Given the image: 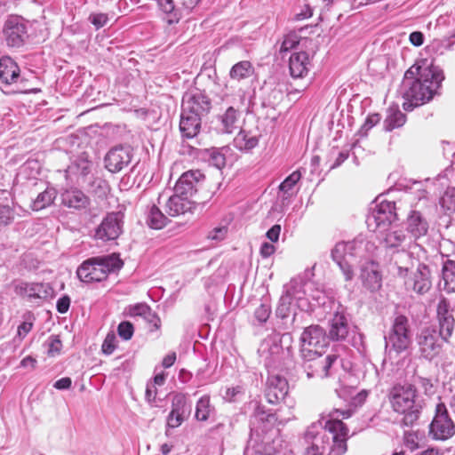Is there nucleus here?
Segmentation results:
<instances>
[{
	"instance_id": "obj_1",
	"label": "nucleus",
	"mask_w": 455,
	"mask_h": 455,
	"mask_svg": "<svg viewBox=\"0 0 455 455\" xmlns=\"http://www.w3.org/2000/svg\"><path fill=\"white\" fill-rule=\"evenodd\" d=\"M444 79L443 70L427 60L411 66L404 74L401 93L405 101L403 104L405 111L430 101L437 93Z\"/></svg>"
},
{
	"instance_id": "obj_2",
	"label": "nucleus",
	"mask_w": 455,
	"mask_h": 455,
	"mask_svg": "<svg viewBox=\"0 0 455 455\" xmlns=\"http://www.w3.org/2000/svg\"><path fill=\"white\" fill-rule=\"evenodd\" d=\"M411 261V253L405 251H398L394 259L396 275L404 280L406 291L423 296L432 288V270L428 265L419 263L416 270L409 275V264Z\"/></svg>"
},
{
	"instance_id": "obj_3",
	"label": "nucleus",
	"mask_w": 455,
	"mask_h": 455,
	"mask_svg": "<svg viewBox=\"0 0 455 455\" xmlns=\"http://www.w3.org/2000/svg\"><path fill=\"white\" fill-rule=\"evenodd\" d=\"M387 397L393 411L403 415V425L411 426L418 420L421 407L417 403L418 390L414 385L395 384L389 389Z\"/></svg>"
},
{
	"instance_id": "obj_4",
	"label": "nucleus",
	"mask_w": 455,
	"mask_h": 455,
	"mask_svg": "<svg viewBox=\"0 0 455 455\" xmlns=\"http://www.w3.org/2000/svg\"><path fill=\"white\" fill-rule=\"evenodd\" d=\"M122 265L121 259L116 254L92 257L78 267L76 275L84 283L101 282L110 272L121 268Z\"/></svg>"
},
{
	"instance_id": "obj_5",
	"label": "nucleus",
	"mask_w": 455,
	"mask_h": 455,
	"mask_svg": "<svg viewBox=\"0 0 455 455\" xmlns=\"http://www.w3.org/2000/svg\"><path fill=\"white\" fill-rule=\"evenodd\" d=\"M373 244L363 240L337 243L331 250V258L337 263L347 282L352 281L355 276L354 265L357 258L363 256V250L372 247Z\"/></svg>"
},
{
	"instance_id": "obj_6",
	"label": "nucleus",
	"mask_w": 455,
	"mask_h": 455,
	"mask_svg": "<svg viewBox=\"0 0 455 455\" xmlns=\"http://www.w3.org/2000/svg\"><path fill=\"white\" fill-rule=\"evenodd\" d=\"M396 204L382 201L372 208L366 218L368 228L372 232L383 233L399 220Z\"/></svg>"
},
{
	"instance_id": "obj_7",
	"label": "nucleus",
	"mask_w": 455,
	"mask_h": 455,
	"mask_svg": "<svg viewBox=\"0 0 455 455\" xmlns=\"http://www.w3.org/2000/svg\"><path fill=\"white\" fill-rule=\"evenodd\" d=\"M323 428L331 435V444L327 455H344L347 451L349 428L342 419L329 414Z\"/></svg>"
},
{
	"instance_id": "obj_8",
	"label": "nucleus",
	"mask_w": 455,
	"mask_h": 455,
	"mask_svg": "<svg viewBox=\"0 0 455 455\" xmlns=\"http://www.w3.org/2000/svg\"><path fill=\"white\" fill-rule=\"evenodd\" d=\"M2 34L6 45L11 48L23 46L28 37L25 20L18 15L7 17L3 25Z\"/></svg>"
},
{
	"instance_id": "obj_9",
	"label": "nucleus",
	"mask_w": 455,
	"mask_h": 455,
	"mask_svg": "<svg viewBox=\"0 0 455 455\" xmlns=\"http://www.w3.org/2000/svg\"><path fill=\"white\" fill-rule=\"evenodd\" d=\"M329 337L336 341H362L363 334L357 331L355 326L349 327L347 317L343 312H335L330 321Z\"/></svg>"
},
{
	"instance_id": "obj_10",
	"label": "nucleus",
	"mask_w": 455,
	"mask_h": 455,
	"mask_svg": "<svg viewBox=\"0 0 455 455\" xmlns=\"http://www.w3.org/2000/svg\"><path fill=\"white\" fill-rule=\"evenodd\" d=\"M430 434L435 440H447L455 433V426L443 403L435 408V415L430 424Z\"/></svg>"
},
{
	"instance_id": "obj_11",
	"label": "nucleus",
	"mask_w": 455,
	"mask_h": 455,
	"mask_svg": "<svg viewBox=\"0 0 455 455\" xmlns=\"http://www.w3.org/2000/svg\"><path fill=\"white\" fill-rule=\"evenodd\" d=\"M132 156V148L130 146L113 147L104 157L105 168L112 173L119 172L131 164Z\"/></svg>"
},
{
	"instance_id": "obj_12",
	"label": "nucleus",
	"mask_w": 455,
	"mask_h": 455,
	"mask_svg": "<svg viewBox=\"0 0 455 455\" xmlns=\"http://www.w3.org/2000/svg\"><path fill=\"white\" fill-rule=\"evenodd\" d=\"M124 213L113 212L108 213L97 228L95 237L103 241L116 239L123 232Z\"/></svg>"
},
{
	"instance_id": "obj_13",
	"label": "nucleus",
	"mask_w": 455,
	"mask_h": 455,
	"mask_svg": "<svg viewBox=\"0 0 455 455\" xmlns=\"http://www.w3.org/2000/svg\"><path fill=\"white\" fill-rule=\"evenodd\" d=\"M211 108V100L201 92H189L183 95L181 110L186 113L203 117L210 112Z\"/></svg>"
},
{
	"instance_id": "obj_14",
	"label": "nucleus",
	"mask_w": 455,
	"mask_h": 455,
	"mask_svg": "<svg viewBox=\"0 0 455 455\" xmlns=\"http://www.w3.org/2000/svg\"><path fill=\"white\" fill-rule=\"evenodd\" d=\"M13 291L19 296L28 297L30 301L36 299H46L53 293V289L49 283L23 281L13 283Z\"/></svg>"
},
{
	"instance_id": "obj_15",
	"label": "nucleus",
	"mask_w": 455,
	"mask_h": 455,
	"mask_svg": "<svg viewBox=\"0 0 455 455\" xmlns=\"http://www.w3.org/2000/svg\"><path fill=\"white\" fill-rule=\"evenodd\" d=\"M359 278L363 286L370 292H376L382 287V273L379 264L372 259L366 260L360 267Z\"/></svg>"
},
{
	"instance_id": "obj_16",
	"label": "nucleus",
	"mask_w": 455,
	"mask_h": 455,
	"mask_svg": "<svg viewBox=\"0 0 455 455\" xmlns=\"http://www.w3.org/2000/svg\"><path fill=\"white\" fill-rule=\"evenodd\" d=\"M92 161L88 153L83 152L75 157L66 170V178L77 183L83 181L90 174L92 168Z\"/></svg>"
},
{
	"instance_id": "obj_17",
	"label": "nucleus",
	"mask_w": 455,
	"mask_h": 455,
	"mask_svg": "<svg viewBox=\"0 0 455 455\" xmlns=\"http://www.w3.org/2000/svg\"><path fill=\"white\" fill-rule=\"evenodd\" d=\"M200 0H158L163 12L170 15L169 24L178 22L181 18V10H192Z\"/></svg>"
},
{
	"instance_id": "obj_18",
	"label": "nucleus",
	"mask_w": 455,
	"mask_h": 455,
	"mask_svg": "<svg viewBox=\"0 0 455 455\" xmlns=\"http://www.w3.org/2000/svg\"><path fill=\"white\" fill-rule=\"evenodd\" d=\"M204 178L198 170L186 172L176 182L174 192L188 198L197 191V186Z\"/></svg>"
},
{
	"instance_id": "obj_19",
	"label": "nucleus",
	"mask_w": 455,
	"mask_h": 455,
	"mask_svg": "<svg viewBox=\"0 0 455 455\" xmlns=\"http://www.w3.org/2000/svg\"><path fill=\"white\" fill-rule=\"evenodd\" d=\"M164 205L168 216L177 217L188 212L193 213L198 204L189 201L188 197L174 192L172 196L168 197Z\"/></svg>"
},
{
	"instance_id": "obj_20",
	"label": "nucleus",
	"mask_w": 455,
	"mask_h": 455,
	"mask_svg": "<svg viewBox=\"0 0 455 455\" xmlns=\"http://www.w3.org/2000/svg\"><path fill=\"white\" fill-rule=\"evenodd\" d=\"M412 336L413 331L408 317L402 314H395L389 331L390 341H410Z\"/></svg>"
},
{
	"instance_id": "obj_21",
	"label": "nucleus",
	"mask_w": 455,
	"mask_h": 455,
	"mask_svg": "<svg viewBox=\"0 0 455 455\" xmlns=\"http://www.w3.org/2000/svg\"><path fill=\"white\" fill-rule=\"evenodd\" d=\"M406 230L413 239H419L427 234L429 224L424 214L411 210L406 218Z\"/></svg>"
},
{
	"instance_id": "obj_22",
	"label": "nucleus",
	"mask_w": 455,
	"mask_h": 455,
	"mask_svg": "<svg viewBox=\"0 0 455 455\" xmlns=\"http://www.w3.org/2000/svg\"><path fill=\"white\" fill-rule=\"evenodd\" d=\"M60 198L64 206L76 211L85 210L91 204L90 198L82 190L76 188L63 190Z\"/></svg>"
},
{
	"instance_id": "obj_23",
	"label": "nucleus",
	"mask_w": 455,
	"mask_h": 455,
	"mask_svg": "<svg viewBox=\"0 0 455 455\" xmlns=\"http://www.w3.org/2000/svg\"><path fill=\"white\" fill-rule=\"evenodd\" d=\"M124 313L130 317H141L147 323L151 324L156 330L159 328V317L146 303L130 305L125 308Z\"/></svg>"
},
{
	"instance_id": "obj_24",
	"label": "nucleus",
	"mask_w": 455,
	"mask_h": 455,
	"mask_svg": "<svg viewBox=\"0 0 455 455\" xmlns=\"http://www.w3.org/2000/svg\"><path fill=\"white\" fill-rule=\"evenodd\" d=\"M438 324L443 326L444 335L451 336L454 328V317L449 300L442 297L436 307Z\"/></svg>"
},
{
	"instance_id": "obj_25",
	"label": "nucleus",
	"mask_w": 455,
	"mask_h": 455,
	"mask_svg": "<svg viewBox=\"0 0 455 455\" xmlns=\"http://www.w3.org/2000/svg\"><path fill=\"white\" fill-rule=\"evenodd\" d=\"M202 117L196 114H188L181 110L180 131L183 137L192 139L196 137L201 129Z\"/></svg>"
},
{
	"instance_id": "obj_26",
	"label": "nucleus",
	"mask_w": 455,
	"mask_h": 455,
	"mask_svg": "<svg viewBox=\"0 0 455 455\" xmlns=\"http://www.w3.org/2000/svg\"><path fill=\"white\" fill-rule=\"evenodd\" d=\"M267 398L270 403H277L284 400L283 391V378L275 374L274 371L268 370Z\"/></svg>"
},
{
	"instance_id": "obj_27",
	"label": "nucleus",
	"mask_w": 455,
	"mask_h": 455,
	"mask_svg": "<svg viewBox=\"0 0 455 455\" xmlns=\"http://www.w3.org/2000/svg\"><path fill=\"white\" fill-rule=\"evenodd\" d=\"M20 76V68L16 62L10 57L0 59V80L5 84L16 82Z\"/></svg>"
},
{
	"instance_id": "obj_28",
	"label": "nucleus",
	"mask_w": 455,
	"mask_h": 455,
	"mask_svg": "<svg viewBox=\"0 0 455 455\" xmlns=\"http://www.w3.org/2000/svg\"><path fill=\"white\" fill-rule=\"evenodd\" d=\"M307 54L305 52H294L289 58L290 75L292 78H301L307 72Z\"/></svg>"
},
{
	"instance_id": "obj_29",
	"label": "nucleus",
	"mask_w": 455,
	"mask_h": 455,
	"mask_svg": "<svg viewBox=\"0 0 455 455\" xmlns=\"http://www.w3.org/2000/svg\"><path fill=\"white\" fill-rule=\"evenodd\" d=\"M259 144V137L245 130H240L233 140V146L239 151L249 153Z\"/></svg>"
},
{
	"instance_id": "obj_30",
	"label": "nucleus",
	"mask_w": 455,
	"mask_h": 455,
	"mask_svg": "<svg viewBox=\"0 0 455 455\" xmlns=\"http://www.w3.org/2000/svg\"><path fill=\"white\" fill-rule=\"evenodd\" d=\"M406 122V116L399 109L398 106H391L387 110V116L383 125L386 132H391L402 127Z\"/></svg>"
},
{
	"instance_id": "obj_31",
	"label": "nucleus",
	"mask_w": 455,
	"mask_h": 455,
	"mask_svg": "<svg viewBox=\"0 0 455 455\" xmlns=\"http://www.w3.org/2000/svg\"><path fill=\"white\" fill-rule=\"evenodd\" d=\"M240 112L233 107H229L220 116L219 119L221 124V131L225 133H232L236 130L240 119Z\"/></svg>"
},
{
	"instance_id": "obj_32",
	"label": "nucleus",
	"mask_w": 455,
	"mask_h": 455,
	"mask_svg": "<svg viewBox=\"0 0 455 455\" xmlns=\"http://www.w3.org/2000/svg\"><path fill=\"white\" fill-rule=\"evenodd\" d=\"M228 151V148H212L205 149L204 157L208 161L210 165L221 170L226 165V153Z\"/></svg>"
},
{
	"instance_id": "obj_33",
	"label": "nucleus",
	"mask_w": 455,
	"mask_h": 455,
	"mask_svg": "<svg viewBox=\"0 0 455 455\" xmlns=\"http://www.w3.org/2000/svg\"><path fill=\"white\" fill-rule=\"evenodd\" d=\"M254 74V68L248 60H242L235 64L229 72L230 78L241 81L251 77Z\"/></svg>"
},
{
	"instance_id": "obj_34",
	"label": "nucleus",
	"mask_w": 455,
	"mask_h": 455,
	"mask_svg": "<svg viewBox=\"0 0 455 455\" xmlns=\"http://www.w3.org/2000/svg\"><path fill=\"white\" fill-rule=\"evenodd\" d=\"M275 421V417L273 414H267L265 416V414L262 413H257L251 419V432L256 433L259 435V433H267L269 429L267 427V424H274Z\"/></svg>"
},
{
	"instance_id": "obj_35",
	"label": "nucleus",
	"mask_w": 455,
	"mask_h": 455,
	"mask_svg": "<svg viewBox=\"0 0 455 455\" xmlns=\"http://www.w3.org/2000/svg\"><path fill=\"white\" fill-rule=\"evenodd\" d=\"M57 196V191L54 188H46L44 191L38 194L32 203L33 211H40L52 205Z\"/></svg>"
},
{
	"instance_id": "obj_36",
	"label": "nucleus",
	"mask_w": 455,
	"mask_h": 455,
	"mask_svg": "<svg viewBox=\"0 0 455 455\" xmlns=\"http://www.w3.org/2000/svg\"><path fill=\"white\" fill-rule=\"evenodd\" d=\"M168 217L162 212L159 207L153 204L148 211L147 223L154 229H161L168 223Z\"/></svg>"
},
{
	"instance_id": "obj_37",
	"label": "nucleus",
	"mask_w": 455,
	"mask_h": 455,
	"mask_svg": "<svg viewBox=\"0 0 455 455\" xmlns=\"http://www.w3.org/2000/svg\"><path fill=\"white\" fill-rule=\"evenodd\" d=\"M327 345V343H302L300 352L306 360H315L326 352Z\"/></svg>"
},
{
	"instance_id": "obj_38",
	"label": "nucleus",
	"mask_w": 455,
	"mask_h": 455,
	"mask_svg": "<svg viewBox=\"0 0 455 455\" xmlns=\"http://www.w3.org/2000/svg\"><path fill=\"white\" fill-rule=\"evenodd\" d=\"M384 233L386 234L383 241L385 245L388 248H397L402 246L408 239L404 232L400 229L387 228Z\"/></svg>"
},
{
	"instance_id": "obj_39",
	"label": "nucleus",
	"mask_w": 455,
	"mask_h": 455,
	"mask_svg": "<svg viewBox=\"0 0 455 455\" xmlns=\"http://www.w3.org/2000/svg\"><path fill=\"white\" fill-rule=\"evenodd\" d=\"M328 443L329 439L325 435H315L306 447L303 455H323Z\"/></svg>"
},
{
	"instance_id": "obj_40",
	"label": "nucleus",
	"mask_w": 455,
	"mask_h": 455,
	"mask_svg": "<svg viewBox=\"0 0 455 455\" xmlns=\"http://www.w3.org/2000/svg\"><path fill=\"white\" fill-rule=\"evenodd\" d=\"M444 289L449 292H455V263L447 259L442 268Z\"/></svg>"
},
{
	"instance_id": "obj_41",
	"label": "nucleus",
	"mask_w": 455,
	"mask_h": 455,
	"mask_svg": "<svg viewBox=\"0 0 455 455\" xmlns=\"http://www.w3.org/2000/svg\"><path fill=\"white\" fill-rule=\"evenodd\" d=\"M443 332V326L432 324L422 330L420 339L423 341H438L439 339L448 341L451 336H446Z\"/></svg>"
},
{
	"instance_id": "obj_42",
	"label": "nucleus",
	"mask_w": 455,
	"mask_h": 455,
	"mask_svg": "<svg viewBox=\"0 0 455 455\" xmlns=\"http://www.w3.org/2000/svg\"><path fill=\"white\" fill-rule=\"evenodd\" d=\"M213 407L210 403V396L204 395L196 403L195 417L199 421H206L210 418Z\"/></svg>"
},
{
	"instance_id": "obj_43",
	"label": "nucleus",
	"mask_w": 455,
	"mask_h": 455,
	"mask_svg": "<svg viewBox=\"0 0 455 455\" xmlns=\"http://www.w3.org/2000/svg\"><path fill=\"white\" fill-rule=\"evenodd\" d=\"M88 191L100 198L105 197L108 193L109 187L107 180L100 177H93L87 186Z\"/></svg>"
},
{
	"instance_id": "obj_44",
	"label": "nucleus",
	"mask_w": 455,
	"mask_h": 455,
	"mask_svg": "<svg viewBox=\"0 0 455 455\" xmlns=\"http://www.w3.org/2000/svg\"><path fill=\"white\" fill-rule=\"evenodd\" d=\"M175 414L187 415L190 412V405L188 404V399L185 394L177 393L172 396V410Z\"/></svg>"
},
{
	"instance_id": "obj_45",
	"label": "nucleus",
	"mask_w": 455,
	"mask_h": 455,
	"mask_svg": "<svg viewBox=\"0 0 455 455\" xmlns=\"http://www.w3.org/2000/svg\"><path fill=\"white\" fill-rule=\"evenodd\" d=\"M305 279L306 278L301 275L292 278L286 289V298L301 299V295L304 293L303 287L306 283Z\"/></svg>"
},
{
	"instance_id": "obj_46",
	"label": "nucleus",
	"mask_w": 455,
	"mask_h": 455,
	"mask_svg": "<svg viewBox=\"0 0 455 455\" xmlns=\"http://www.w3.org/2000/svg\"><path fill=\"white\" fill-rule=\"evenodd\" d=\"M325 336V331L319 325H311L305 329L299 341H319Z\"/></svg>"
},
{
	"instance_id": "obj_47",
	"label": "nucleus",
	"mask_w": 455,
	"mask_h": 455,
	"mask_svg": "<svg viewBox=\"0 0 455 455\" xmlns=\"http://www.w3.org/2000/svg\"><path fill=\"white\" fill-rule=\"evenodd\" d=\"M441 206L450 212H455V188H448L440 200Z\"/></svg>"
},
{
	"instance_id": "obj_48",
	"label": "nucleus",
	"mask_w": 455,
	"mask_h": 455,
	"mask_svg": "<svg viewBox=\"0 0 455 455\" xmlns=\"http://www.w3.org/2000/svg\"><path fill=\"white\" fill-rule=\"evenodd\" d=\"M13 220V209L9 205L0 204V228L10 225Z\"/></svg>"
},
{
	"instance_id": "obj_49",
	"label": "nucleus",
	"mask_w": 455,
	"mask_h": 455,
	"mask_svg": "<svg viewBox=\"0 0 455 455\" xmlns=\"http://www.w3.org/2000/svg\"><path fill=\"white\" fill-rule=\"evenodd\" d=\"M134 327L129 321H123L117 326V333L124 340H129L132 338Z\"/></svg>"
},
{
	"instance_id": "obj_50",
	"label": "nucleus",
	"mask_w": 455,
	"mask_h": 455,
	"mask_svg": "<svg viewBox=\"0 0 455 455\" xmlns=\"http://www.w3.org/2000/svg\"><path fill=\"white\" fill-rule=\"evenodd\" d=\"M108 15L103 12H92L88 17V20L96 29L103 28L108 23Z\"/></svg>"
},
{
	"instance_id": "obj_51",
	"label": "nucleus",
	"mask_w": 455,
	"mask_h": 455,
	"mask_svg": "<svg viewBox=\"0 0 455 455\" xmlns=\"http://www.w3.org/2000/svg\"><path fill=\"white\" fill-rule=\"evenodd\" d=\"M271 313L270 306L261 303L254 311V317L259 323H266Z\"/></svg>"
},
{
	"instance_id": "obj_52",
	"label": "nucleus",
	"mask_w": 455,
	"mask_h": 455,
	"mask_svg": "<svg viewBox=\"0 0 455 455\" xmlns=\"http://www.w3.org/2000/svg\"><path fill=\"white\" fill-rule=\"evenodd\" d=\"M186 416L183 414H174L173 411H170L167 418V426L171 428H176L182 424Z\"/></svg>"
},
{
	"instance_id": "obj_53",
	"label": "nucleus",
	"mask_w": 455,
	"mask_h": 455,
	"mask_svg": "<svg viewBox=\"0 0 455 455\" xmlns=\"http://www.w3.org/2000/svg\"><path fill=\"white\" fill-rule=\"evenodd\" d=\"M293 20H303L312 16V10L308 4H304L299 12L293 11Z\"/></svg>"
},
{
	"instance_id": "obj_54",
	"label": "nucleus",
	"mask_w": 455,
	"mask_h": 455,
	"mask_svg": "<svg viewBox=\"0 0 455 455\" xmlns=\"http://www.w3.org/2000/svg\"><path fill=\"white\" fill-rule=\"evenodd\" d=\"M301 173L299 171H294L288 177H286V195L289 190H291L293 187L299 181Z\"/></svg>"
},
{
	"instance_id": "obj_55",
	"label": "nucleus",
	"mask_w": 455,
	"mask_h": 455,
	"mask_svg": "<svg viewBox=\"0 0 455 455\" xmlns=\"http://www.w3.org/2000/svg\"><path fill=\"white\" fill-rule=\"evenodd\" d=\"M70 307V298L68 295H63L57 300V311L60 314H65L68 311Z\"/></svg>"
},
{
	"instance_id": "obj_56",
	"label": "nucleus",
	"mask_w": 455,
	"mask_h": 455,
	"mask_svg": "<svg viewBox=\"0 0 455 455\" xmlns=\"http://www.w3.org/2000/svg\"><path fill=\"white\" fill-rule=\"evenodd\" d=\"M405 444L411 449L415 450L419 448L418 435L414 432H406L404 434Z\"/></svg>"
},
{
	"instance_id": "obj_57",
	"label": "nucleus",
	"mask_w": 455,
	"mask_h": 455,
	"mask_svg": "<svg viewBox=\"0 0 455 455\" xmlns=\"http://www.w3.org/2000/svg\"><path fill=\"white\" fill-rule=\"evenodd\" d=\"M381 120V116L379 113H373L367 116L363 125V129H365L366 131L371 129L374 125L379 123Z\"/></svg>"
},
{
	"instance_id": "obj_58",
	"label": "nucleus",
	"mask_w": 455,
	"mask_h": 455,
	"mask_svg": "<svg viewBox=\"0 0 455 455\" xmlns=\"http://www.w3.org/2000/svg\"><path fill=\"white\" fill-rule=\"evenodd\" d=\"M33 323L29 322H23L18 326L17 336L19 339H23L28 332L32 330Z\"/></svg>"
},
{
	"instance_id": "obj_59",
	"label": "nucleus",
	"mask_w": 455,
	"mask_h": 455,
	"mask_svg": "<svg viewBox=\"0 0 455 455\" xmlns=\"http://www.w3.org/2000/svg\"><path fill=\"white\" fill-rule=\"evenodd\" d=\"M226 234H227V228H224V227L215 228L214 229H212L209 233L208 238L212 239V240L220 241V240L224 239Z\"/></svg>"
},
{
	"instance_id": "obj_60",
	"label": "nucleus",
	"mask_w": 455,
	"mask_h": 455,
	"mask_svg": "<svg viewBox=\"0 0 455 455\" xmlns=\"http://www.w3.org/2000/svg\"><path fill=\"white\" fill-rule=\"evenodd\" d=\"M353 413H354V411L351 409H347V410L333 409L331 411H330L329 414H333V418L339 419V417H341L340 419H346L350 418Z\"/></svg>"
},
{
	"instance_id": "obj_61",
	"label": "nucleus",
	"mask_w": 455,
	"mask_h": 455,
	"mask_svg": "<svg viewBox=\"0 0 455 455\" xmlns=\"http://www.w3.org/2000/svg\"><path fill=\"white\" fill-rule=\"evenodd\" d=\"M281 225L279 224H276V225H274L266 234L267 237L271 241V242H276L279 238V235H280V232H281Z\"/></svg>"
},
{
	"instance_id": "obj_62",
	"label": "nucleus",
	"mask_w": 455,
	"mask_h": 455,
	"mask_svg": "<svg viewBox=\"0 0 455 455\" xmlns=\"http://www.w3.org/2000/svg\"><path fill=\"white\" fill-rule=\"evenodd\" d=\"M409 39L414 46H420L424 43V35L420 31H414L411 33Z\"/></svg>"
},
{
	"instance_id": "obj_63",
	"label": "nucleus",
	"mask_w": 455,
	"mask_h": 455,
	"mask_svg": "<svg viewBox=\"0 0 455 455\" xmlns=\"http://www.w3.org/2000/svg\"><path fill=\"white\" fill-rule=\"evenodd\" d=\"M71 384H72L71 379L68 377H64V378H61V379H58L57 381H55V383L53 384V387L59 390H65V389H68L71 387Z\"/></svg>"
},
{
	"instance_id": "obj_64",
	"label": "nucleus",
	"mask_w": 455,
	"mask_h": 455,
	"mask_svg": "<svg viewBox=\"0 0 455 455\" xmlns=\"http://www.w3.org/2000/svg\"><path fill=\"white\" fill-rule=\"evenodd\" d=\"M368 396V391L362 390L355 397L352 398V404L355 407L361 406Z\"/></svg>"
}]
</instances>
